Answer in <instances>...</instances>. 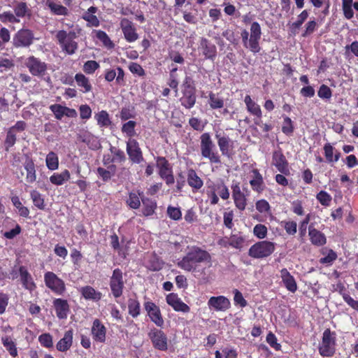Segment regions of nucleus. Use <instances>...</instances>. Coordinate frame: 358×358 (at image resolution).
<instances>
[{
	"label": "nucleus",
	"mask_w": 358,
	"mask_h": 358,
	"mask_svg": "<svg viewBox=\"0 0 358 358\" xmlns=\"http://www.w3.org/2000/svg\"><path fill=\"white\" fill-rule=\"evenodd\" d=\"M211 255L207 250L192 245L187 246L185 255L178 259L176 265L185 272L192 273L195 277L199 278L206 275L204 264H211Z\"/></svg>",
	"instance_id": "obj_1"
},
{
	"label": "nucleus",
	"mask_w": 358,
	"mask_h": 358,
	"mask_svg": "<svg viewBox=\"0 0 358 358\" xmlns=\"http://www.w3.org/2000/svg\"><path fill=\"white\" fill-rule=\"evenodd\" d=\"M262 36L261 26L257 22H253L250 26V34L246 29H243L241 33L243 45L248 48L254 54L258 53L260 50L259 41Z\"/></svg>",
	"instance_id": "obj_2"
},
{
	"label": "nucleus",
	"mask_w": 358,
	"mask_h": 358,
	"mask_svg": "<svg viewBox=\"0 0 358 358\" xmlns=\"http://www.w3.org/2000/svg\"><path fill=\"white\" fill-rule=\"evenodd\" d=\"M181 106L186 109L192 108L196 101V88L194 80L190 76L185 77L181 85Z\"/></svg>",
	"instance_id": "obj_3"
},
{
	"label": "nucleus",
	"mask_w": 358,
	"mask_h": 358,
	"mask_svg": "<svg viewBox=\"0 0 358 358\" xmlns=\"http://www.w3.org/2000/svg\"><path fill=\"white\" fill-rule=\"evenodd\" d=\"M215 144L209 133L206 132L200 136V150L201 156L208 159L210 164H220L221 157L215 151Z\"/></svg>",
	"instance_id": "obj_4"
},
{
	"label": "nucleus",
	"mask_w": 358,
	"mask_h": 358,
	"mask_svg": "<svg viewBox=\"0 0 358 358\" xmlns=\"http://www.w3.org/2000/svg\"><path fill=\"white\" fill-rule=\"evenodd\" d=\"M77 38L74 31L67 32L65 30H59L56 34V38L62 51L71 55L76 53L78 48V44L75 41Z\"/></svg>",
	"instance_id": "obj_5"
},
{
	"label": "nucleus",
	"mask_w": 358,
	"mask_h": 358,
	"mask_svg": "<svg viewBox=\"0 0 358 358\" xmlns=\"http://www.w3.org/2000/svg\"><path fill=\"white\" fill-rule=\"evenodd\" d=\"M336 334L330 329H326L322 334V342L318 351L322 357H332L336 352Z\"/></svg>",
	"instance_id": "obj_6"
},
{
	"label": "nucleus",
	"mask_w": 358,
	"mask_h": 358,
	"mask_svg": "<svg viewBox=\"0 0 358 358\" xmlns=\"http://www.w3.org/2000/svg\"><path fill=\"white\" fill-rule=\"evenodd\" d=\"M275 250V243L268 241H262L252 245L248 255L254 259H264L271 255Z\"/></svg>",
	"instance_id": "obj_7"
},
{
	"label": "nucleus",
	"mask_w": 358,
	"mask_h": 358,
	"mask_svg": "<svg viewBox=\"0 0 358 358\" xmlns=\"http://www.w3.org/2000/svg\"><path fill=\"white\" fill-rule=\"evenodd\" d=\"M45 286L57 295L62 296L66 291L64 281L52 271H47L44 274Z\"/></svg>",
	"instance_id": "obj_8"
},
{
	"label": "nucleus",
	"mask_w": 358,
	"mask_h": 358,
	"mask_svg": "<svg viewBox=\"0 0 358 358\" xmlns=\"http://www.w3.org/2000/svg\"><path fill=\"white\" fill-rule=\"evenodd\" d=\"M109 285L113 296L115 298H120L124 288V281L123 279V273L119 268H115L112 275L110 277Z\"/></svg>",
	"instance_id": "obj_9"
},
{
	"label": "nucleus",
	"mask_w": 358,
	"mask_h": 358,
	"mask_svg": "<svg viewBox=\"0 0 358 358\" xmlns=\"http://www.w3.org/2000/svg\"><path fill=\"white\" fill-rule=\"evenodd\" d=\"M148 337L155 349L161 351L168 350V337L162 329L153 327L149 331Z\"/></svg>",
	"instance_id": "obj_10"
},
{
	"label": "nucleus",
	"mask_w": 358,
	"mask_h": 358,
	"mask_svg": "<svg viewBox=\"0 0 358 358\" xmlns=\"http://www.w3.org/2000/svg\"><path fill=\"white\" fill-rule=\"evenodd\" d=\"M34 35L29 29H21L16 32L13 38V45L15 48H27L34 41Z\"/></svg>",
	"instance_id": "obj_11"
},
{
	"label": "nucleus",
	"mask_w": 358,
	"mask_h": 358,
	"mask_svg": "<svg viewBox=\"0 0 358 358\" xmlns=\"http://www.w3.org/2000/svg\"><path fill=\"white\" fill-rule=\"evenodd\" d=\"M144 308L150 320L158 327H163L164 320L160 308L154 302L148 301L144 303Z\"/></svg>",
	"instance_id": "obj_12"
},
{
	"label": "nucleus",
	"mask_w": 358,
	"mask_h": 358,
	"mask_svg": "<svg viewBox=\"0 0 358 358\" xmlns=\"http://www.w3.org/2000/svg\"><path fill=\"white\" fill-rule=\"evenodd\" d=\"M26 66L34 76L43 77L47 71V64L34 56H30L27 59Z\"/></svg>",
	"instance_id": "obj_13"
},
{
	"label": "nucleus",
	"mask_w": 358,
	"mask_h": 358,
	"mask_svg": "<svg viewBox=\"0 0 358 358\" xmlns=\"http://www.w3.org/2000/svg\"><path fill=\"white\" fill-rule=\"evenodd\" d=\"M127 152L132 163L140 164L143 161V152L136 139L129 138L127 142Z\"/></svg>",
	"instance_id": "obj_14"
},
{
	"label": "nucleus",
	"mask_w": 358,
	"mask_h": 358,
	"mask_svg": "<svg viewBox=\"0 0 358 358\" xmlns=\"http://www.w3.org/2000/svg\"><path fill=\"white\" fill-rule=\"evenodd\" d=\"M120 26L124 38L127 42L133 43L138 38V34L133 22L127 18H122L120 20Z\"/></svg>",
	"instance_id": "obj_15"
},
{
	"label": "nucleus",
	"mask_w": 358,
	"mask_h": 358,
	"mask_svg": "<svg viewBox=\"0 0 358 358\" xmlns=\"http://www.w3.org/2000/svg\"><path fill=\"white\" fill-rule=\"evenodd\" d=\"M272 164L275 166L277 170L284 174L289 175V162L282 153L281 149L275 150L272 155Z\"/></svg>",
	"instance_id": "obj_16"
},
{
	"label": "nucleus",
	"mask_w": 358,
	"mask_h": 358,
	"mask_svg": "<svg viewBox=\"0 0 358 358\" xmlns=\"http://www.w3.org/2000/svg\"><path fill=\"white\" fill-rule=\"evenodd\" d=\"M206 190L217 192L219 196L223 199L227 200L229 198V191L224 181L219 179L216 181L208 180L206 182Z\"/></svg>",
	"instance_id": "obj_17"
},
{
	"label": "nucleus",
	"mask_w": 358,
	"mask_h": 358,
	"mask_svg": "<svg viewBox=\"0 0 358 358\" xmlns=\"http://www.w3.org/2000/svg\"><path fill=\"white\" fill-rule=\"evenodd\" d=\"M107 329L99 319H95L92 322L91 334L94 341L103 343L106 340Z\"/></svg>",
	"instance_id": "obj_18"
},
{
	"label": "nucleus",
	"mask_w": 358,
	"mask_h": 358,
	"mask_svg": "<svg viewBox=\"0 0 358 358\" xmlns=\"http://www.w3.org/2000/svg\"><path fill=\"white\" fill-rule=\"evenodd\" d=\"M215 138L217 141V145L223 156L231 157L233 155L234 142L227 136L216 134Z\"/></svg>",
	"instance_id": "obj_19"
},
{
	"label": "nucleus",
	"mask_w": 358,
	"mask_h": 358,
	"mask_svg": "<svg viewBox=\"0 0 358 358\" xmlns=\"http://www.w3.org/2000/svg\"><path fill=\"white\" fill-rule=\"evenodd\" d=\"M210 310L215 311H226L231 307V302L224 296H211L208 301Z\"/></svg>",
	"instance_id": "obj_20"
},
{
	"label": "nucleus",
	"mask_w": 358,
	"mask_h": 358,
	"mask_svg": "<svg viewBox=\"0 0 358 358\" xmlns=\"http://www.w3.org/2000/svg\"><path fill=\"white\" fill-rule=\"evenodd\" d=\"M199 49L206 59L214 61L217 57V48L206 38H201Z\"/></svg>",
	"instance_id": "obj_21"
},
{
	"label": "nucleus",
	"mask_w": 358,
	"mask_h": 358,
	"mask_svg": "<svg viewBox=\"0 0 358 358\" xmlns=\"http://www.w3.org/2000/svg\"><path fill=\"white\" fill-rule=\"evenodd\" d=\"M50 110L53 113L57 120H62L64 116L74 118L78 114L74 108L62 106L59 103H55L50 106Z\"/></svg>",
	"instance_id": "obj_22"
},
{
	"label": "nucleus",
	"mask_w": 358,
	"mask_h": 358,
	"mask_svg": "<svg viewBox=\"0 0 358 358\" xmlns=\"http://www.w3.org/2000/svg\"><path fill=\"white\" fill-rule=\"evenodd\" d=\"M166 303L176 312L189 313L190 308L176 293H170L166 297Z\"/></svg>",
	"instance_id": "obj_23"
},
{
	"label": "nucleus",
	"mask_w": 358,
	"mask_h": 358,
	"mask_svg": "<svg viewBox=\"0 0 358 358\" xmlns=\"http://www.w3.org/2000/svg\"><path fill=\"white\" fill-rule=\"evenodd\" d=\"M308 236L312 245L320 247L327 243V238L324 233L315 229L313 224L308 227Z\"/></svg>",
	"instance_id": "obj_24"
},
{
	"label": "nucleus",
	"mask_w": 358,
	"mask_h": 358,
	"mask_svg": "<svg viewBox=\"0 0 358 358\" xmlns=\"http://www.w3.org/2000/svg\"><path fill=\"white\" fill-rule=\"evenodd\" d=\"M187 182L193 192H197L203 185V180L192 168H189L187 171Z\"/></svg>",
	"instance_id": "obj_25"
},
{
	"label": "nucleus",
	"mask_w": 358,
	"mask_h": 358,
	"mask_svg": "<svg viewBox=\"0 0 358 358\" xmlns=\"http://www.w3.org/2000/svg\"><path fill=\"white\" fill-rule=\"evenodd\" d=\"M18 271L23 287L29 292L34 291L36 285L27 268L24 266H20Z\"/></svg>",
	"instance_id": "obj_26"
},
{
	"label": "nucleus",
	"mask_w": 358,
	"mask_h": 358,
	"mask_svg": "<svg viewBox=\"0 0 358 358\" xmlns=\"http://www.w3.org/2000/svg\"><path fill=\"white\" fill-rule=\"evenodd\" d=\"M53 306L59 319H66L69 312V305L67 300L63 299H55L53 301Z\"/></svg>",
	"instance_id": "obj_27"
},
{
	"label": "nucleus",
	"mask_w": 358,
	"mask_h": 358,
	"mask_svg": "<svg viewBox=\"0 0 358 358\" xmlns=\"http://www.w3.org/2000/svg\"><path fill=\"white\" fill-rule=\"evenodd\" d=\"M280 277L286 289L294 293L297 289V284L294 278L287 268H284L280 270Z\"/></svg>",
	"instance_id": "obj_28"
},
{
	"label": "nucleus",
	"mask_w": 358,
	"mask_h": 358,
	"mask_svg": "<svg viewBox=\"0 0 358 358\" xmlns=\"http://www.w3.org/2000/svg\"><path fill=\"white\" fill-rule=\"evenodd\" d=\"M23 167L27 172L26 181L28 183L34 182L36 180V171L33 159L27 156L23 163Z\"/></svg>",
	"instance_id": "obj_29"
},
{
	"label": "nucleus",
	"mask_w": 358,
	"mask_h": 358,
	"mask_svg": "<svg viewBox=\"0 0 358 358\" xmlns=\"http://www.w3.org/2000/svg\"><path fill=\"white\" fill-rule=\"evenodd\" d=\"M252 178L250 180V185L253 191L261 193L264 189V182L262 174L257 169H253L251 171Z\"/></svg>",
	"instance_id": "obj_30"
},
{
	"label": "nucleus",
	"mask_w": 358,
	"mask_h": 358,
	"mask_svg": "<svg viewBox=\"0 0 358 358\" xmlns=\"http://www.w3.org/2000/svg\"><path fill=\"white\" fill-rule=\"evenodd\" d=\"M73 332L69 329L64 333V337L61 338L56 345V348L59 352H64L69 350L73 344Z\"/></svg>",
	"instance_id": "obj_31"
},
{
	"label": "nucleus",
	"mask_w": 358,
	"mask_h": 358,
	"mask_svg": "<svg viewBox=\"0 0 358 358\" xmlns=\"http://www.w3.org/2000/svg\"><path fill=\"white\" fill-rule=\"evenodd\" d=\"M326 162L329 164L337 162L341 157V152L330 143H327L323 147Z\"/></svg>",
	"instance_id": "obj_32"
},
{
	"label": "nucleus",
	"mask_w": 358,
	"mask_h": 358,
	"mask_svg": "<svg viewBox=\"0 0 358 358\" xmlns=\"http://www.w3.org/2000/svg\"><path fill=\"white\" fill-rule=\"evenodd\" d=\"M75 80L80 92L83 93H89L92 90V85L90 79L81 73H76Z\"/></svg>",
	"instance_id": "obj_33"
},
{
	"label": "nucleus",
	"mask_w": 358,
	"mask_h": 358,
	"mask_svg": "<svg viewBox=\"0 0 358 358\" xmlns=\"http://www.w3.org/2000/svg\"><path fill=\"white\" fill-rule=\"evenodd\" d=\"M244 102L248 111L252 115L258 118L262 116V112L260 106L254 101L250 95H246L244 98Z\"/></svg>",
	"instance_id": "obj_34"
},
{
	"label": "nucleus",
	"mask_w": 358,
	"mask_h": 358,
	"mask_svg": "<svg viewBox=\"0 0 358 358\" xmlns=\"http://www.w3.org/2000/svg\"><path fill=\"white\" fill-rule=\"evenodd\" d=\"M141 202L143 203L142 213L144 216H151L155 213L157 208L155 201L148 197L141 196Z\"/></svg>",
	"instance_id": "obj_35"
},
{
	"label": "nucleus",
	"mask_w": 358,
	"mask_h": 358,
	"mask_svg": "<svg viewBox=\"0 0 358 358\" xmlns=\"http://www.w3.org/2000/svg\"><path fill=\"white\" fill-rule=\"evenodd\" d=\"M13 10L15 17L19 19L26 16L30 17L31 15V10L26 2L17 1L14 6Z\"/></svg>",
	"instance_id": "obj_36"
},
{
	"label": "nucleus",
	"mask_w": 358,
	"mask_h": 358,
	"mask_svg": "<svg viewBox=\"0 0 358 358\" xmlns=\"http://www.w3.org/2000/svg\"><path fill=\"white\" fill-rule=\"evenodd\" d=\"M82 296L87 300H93L98 301L101 299L102 294L96 291L94 287L87 285L83 287L80 289Z\"/></svg>",
	"instance_id": "obj_37"
},
{
	"label": "nucleus",
	"mask_w": 358,
	"mask_h": 358,
	"mask_svg": "<svg viewBox=\"0 0 358 358\" xmlns=\"http://www.w3.org/2000/svg\"><path fill=\"white\" fill-rule=\"evenodd\" d=\"M71 174L69 170L65 169L61 173H54L50 177V181L55 185H62L66 181L70 179Z\"/></svg>",
	"instance_id": "obj_38"
},
{
	"label": "nucleus",
	"mask_w": 358,
	"mask_h": 358,
	"mask_svg": "<svg viewBox=\"0 0 358 358\" xmlns=\"http://www.w3.org/2000/svg\"><path fill=\"white\" fill-rule=\"evenodd\" d=\"M155 160L156 166L159 169V176H162L163 175L172 172V166L166 157H157Z\"/></svg>",
	"instance_id": "obj_39"
},
{
	"label": "nucleus",
	"mask_w": 358,
	"mask_h": 358,
	"mask_svg": "<svg viewBox=\"0 0 358 358\" xmlns=\"http://www.w3.org/2000/svg\"><path fill=\"white\" fill-rule=\"evenodd\" d=\"M94 119L96 120L99 127L101 128L108 127L112 124L108 113L104 110L95 113Z\"/></svg>",
	"instance_id": "obj_40"
},
{
	"label": "nucleus",
	"mask_w": 358,
	"mask_h": 358,
	"mask_svg": "<svg viewBox=\"0 0 358 358\" xmlns=\"http://www.w3.org/2000/svg\"><path fill=\"white\" fill-rule=\"evenodd\" d=\"M208 104L212 110L221 109L224 106L223 98L220 97L218 94L210 92L208 95Z\"/></svg>",
	"instance_id": "obj_41"
},
{
	"label": "nucleus",
	"mask_w": 358,
	"mask_h": 358,
	"mask_svg": "<svg viewBox=\"0 0 358 358\" xmlns=\"http://www.w3.org/2000/svg\"><path fill=\"white\" fill-rule=\"evenodd\" d=\"M30 197L33 204L38 209L43 210L45 209V202L44 196L38 191L34 189L30 192Z\"/></svg>",
	"instance_id": "obj_42"
},
{
	"label": "nucleus",
	"mask_w": 358,
	"mask_h": 358,
	"mask_svg": "<svg viewBox=\"0 0 358 358\" xmlns=\"http://www.w3.org/2000/svg\"><path fill=\"white\" fill-rule=\"evenodd\" d=\"M141 196H144L143 192H129L126 203L131 208L138 209L141 206Z\"/></svg>",
	"instance_id": "obj_43"
},
{
	"label": "nucleus",
	"mask_w": 358,
	"mask_h": 358,
	"mask_svg": "<svg viewBox=\"0 0 358 358\" xmlns=\"http://www.w3.org/2000/svg\"><path fill=\"white\" fill-rule=\"evenodd\" d=\"M1 343L11 357H16L18 356L16 344L10 337L8 336H3L1 338Z\"/></svg>",
	"instance_id": "obj_44"
},
{
	"label": "nucleus",
	"mask_w": 358,
	"mask_h": 358,
	"mask_svg": "<svg viewBox=\"0 0 358 358\" xmlns=\"http://www.w3.org/2000/svg\"><path fill=\"white\" fill-rule=\"evenodd\" d=\"M46 5L55 15H67L69 13V10L66 7L61 4H57L51 0H47Z\"/></svg>",
	"instance_id": "obj_45"
},
{
	"label": "nucleus",
	"mask_w": 358,
	"mask_h": 358,
	"mask_svg": "<svg viewBox=\"0 0 358 358\" xmlns=\"http://www.w3.org/2000/svg\"><path fill=\"white\" fill-rule=\"evenodd\" d=\"M108 169V170H106L102 167H99L96 170L98 176L102 179L103 182L108 181L115 174L116 171V166L112 164L110 165Z\"/></svg>",
	"instance_id": "obj_46"
},
{
	"label": "nucleus",
	"mask_w": 358,
	"mask_h": 358,
	"mask_svg": "<svg viewBox=\"0 0 358 358\" xmlns=\"http://www.w3.org/2000/svg\"><path fill=\"white\" fill-rule=\"evenodd\" d=\"M128 312L134 318H136L141 314L140 302L136 299H129Z\"/></svg>",
	"instance_id": "obj_47"
},
{
	"label": "nucleus",
	"mask_w": 358,
	"mask_h": 358,
	"mask_svg": "<svg viewBox=\"0 0 358 358\" xmlns=\"http://www.w3.org/2000/svg\"><path fill=\"white\" fill-rule=\"evenodd\" d=\"M96 37L103 43V45L108 49H113L115 44L110 40L108 34L102 30H94Z\"/></svg>",
	"instance_id": "obj_48"
},
{
	"label": "nucleus",
	"mask_w": 358,
	"mask_h": 358,
	"mask_svg": "<svg viewBox=\"0 0 358 358\" xmlns=\"http://www.w3.org/2000/svg\"><path fill=\"white\" fill-rule=\"evenodd\" d=\"M46 166L48 169L55 171L59 167V159L57 154L54 152H50L45 159Z\"/></svg>",
	"instance_id": "obj_49"
},
{
	"label": "nucleus",
	"mask_w": 358,
	"mask_h": 358,
	"mask_svg": "<svg viewBox=\"0 0 358 358\" xmlns=\"http://www.w3.org/2000/svg\"><path fill=\"white\" fill-rule=\"evenodd\" d=\"M8 54L0 56V72L8 71L15 66V62L13 59L5 57Z\"/></svg>",
	"instance_id": "obj_50"
},
{
	"label": "nucleus",
	"mask_w": 358,
	"mask_h": 358,
	"mask_svg": "<svg viewBox=\"0 0 358 358\" xmlns=\"http://www.w3.org/2000/svg\"><path fill=\"white\" fill-rule=\"evenodd\" d=\"M17 141V134L8 129L6 131L4 140V147L6 151H9L10 148L14 146Z\"/></svg>",
	"instance_id": "obj_51"
},
{
	"label": "nucleus",
	"mask_w": 358,
	"mask_h": 358,
	"mask_svg": "<svg viewBox=\"0 0 358 358\" xmlns=\"http://www.w3.org/2000/svg\"><path fill=\"white\" fill-rule=\"evenodd\" d=\"M136 122L135 121L129 120L122 124L121 128L122 132L126 134L127 136L131 138L133 136L136 135Z\"/></svg>",
	"instance_id": "obj_52"
},
{
	"label": "nucleus",
	"mask_w": 358,
	"mask_h": 358,
	"mask_svg": "<svg viewBox=\"0 0 358 358\" xmlns=\"http://www.w3.org/2000/svg\"><path fill=\"white\" fill-rule=\"evenodd\" d=\"M281 129L282 132L287 136H291L293 134L294 131V124L291 118L288 116L283 117Z\"/></svg>",
	"instance_id": "obj_53"
},
{
	"label": "nucleus",
	"mask_w": 358,
	"mask_h": 358,
	"mask_svg": "<svg viewBox=\"0 0 358 358\" xmlns=\"http://www.w3.org/2000/svg\"><path fill=\"white\" fill-rule=\"evenodd\" d=\"M0 21L4 24L6 23H19L20 22L19 18H17L14 13L10 11H5L0 13Z\"/></svg>",
	"instance_id": "obj_54"
},
{
	"label": "nucleus",
	"mask_w": 358,
	"mask_h": 358,
	"mask_svg": "<svg viewBox=\"0 0 358 358\" xmlns=\"http://www.w3.org/2000/svg\"><path fill=\"white\" fill-rule=\"evenodd\" d=\"M99 67V64L97 62L88 60L84 63L83 69L87 74H93Z\"/></svg>",
	"instance_id": "obj_55"
},
{
	"label": "nucleus",
	"mask_w": 358,
	"mask_h": 358,
	"mask_svg": "<svg viewBox=\"0 0 358 358\" xmlns=\"http://www.w3.org/2000/svg\"><path fill=\"white\" fill-rule=\"evenodd\" d=\"M40 344L46 348H50L53 346L52 336L49 333L42 334L38 336Z\"/></svg>",
	"instance_id": "obj_56"
},
{
	"label": "nucleus",
	"mask_w": 358,
	"mask_h": 358,
	"mask_svg": "<svg viewBox=\"0 0 358 358\" xmlns=\"http://www.w3.org/2000/svg\"><path fill=\"white\" fill-rule=\"evenodd\" d=\"M268 233L267 227L262 224H257L253 228L254 235L259 238L263 239L266 237Z\"/></svg>",
	"instance_id": "obj_57"
},
{
	"label": "nucleus",
	"mask_w": 358,
	"mask_h": 358,
	"mask_svg": "<svg viewBox=\"0 0 358 358\" xmlns=\"http://www.w3.org/2000/svg\"><path fill=\"white\" fill-rule=\"evenodd\" d=\"M317 199L324 206H329L331 201V195L324 190H321L316 196Z\"/></svg>",
	"instance_id": "obj_58"
},
{
	"label": "nucleus",
	"mask_w": 358,
	"mask_h": 358,
	"mask_svg": "<svg viewBox=\"0 0 358 358\" xmlns=\"http://www.w3.org/2000/svg\"><path fill=\"white\" fill-rule=\"evenodd\" d=\"M243 243L244 238L236 234L231 235L228 241V245L236 249L241 248Z\"/></svg>",
	"instance_id": "obj_59"
},
{
	"label": "nucleus",
	"mask_w": 358,
	"mask_h": 358,
	"mask_svg": "<svg viewBox=\"0 0 358 358\" xmlns=\"http://www.w3.org/2000/svg\"><path fill=\"white\" fill-rule=\"evenodd\" d=\"M255 207L260 213H268L271 211V206L265 199L258 200L255 203Z\"/></svg>",
	"instance_id": "obj_60"
},
{
	"label": "nucleus",
	"mask_w": 358,
	"mask_h": 358,
	"mask_svg": "<svg viewBox=\"0 0 358 358\" xmlns=\"http://www.w3.org/2000/svg\"><path fill=\"white\" fill-rule=\"evenodd\" d=\"M232 197L236 207L241 211L244 210L247 205L246 198L244 194L243 193L241 195H235Z\"/></svg>",
	"instance_id": "obj_61"
},
{
	"label": "nucleus",
	"mask_w": 358,
	"mask_h": 358,
	"mask_svg": "<svg viewBox=\"0 0 358 358\" xmlns=\"http://www.w3.org/2000/svg\"><path fill=\"white\" fill-rule=\"evenodd\" d=\"M110 151L113 155L114 162H123L126 160V156L123 150L111 146Z\"/></svg>",
	"instance_id": "obj_62"
},
{
	"label": "nucleus",
	"mask_w": 358,
	"mask_h": 358,
	"mask_svg": "<svg viewBox=\"0 0 358 358\" xmlns=\"http://www.w3.org/2000/svg\"><path fill=\"white\" fill-rule=\"evenodd\" d=\"M317 95L322 99H330L332 96V91L329 87L322 84L319 88Z\"/></svg>",
	"instance_id": "obj_63"
},
{
	"label": "nucleus",
	"mask_w": 358,
	"mask_h": 358,
	"mask_svg": "<svg viewBox=\"0 0 358 358\" xmlns=\"http://www.w3.org/2000/svg\"><path fill=\"white\" fill-rule=\"evenodd\" d=\"M282 224L287 234L293 236L296 233L297 224L295 221H284Z\"/></svg>",
	"instance_id": "obj_64"
}]
</instances>
